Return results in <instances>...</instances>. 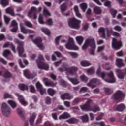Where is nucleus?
<instances>
[{
    "label": "nucleus",
    "instance_id": "1",
    "mask_svg": "<svg viewBox=\"0 0 126 126\" xmlns=\"http://www.w3.org/2000/svg\"><path fill=\"white\" fill-rule=\"evenodd\" d=\"M96 74L99 77H101L106 82L108 83H115L116 82V78H115L114 73L112 71L108 73L104 72H101V68L99 67L97 70Z\"/></svg>",
    "mask_w": 126,
    "mask_h": 126
},
{
    "label": "nucleus",
    "instance_id": "2",
    "mask_svg": "<svg viewBox=\"0 0 126 126\" xmlns=\"http://www.w3.org/2000/svg\"><path fill=\"white\" fill-rule=\"evenodd\" d=\"M88 47H91V49H96L95 39L92 37H89L86 39L84 45L82 46V49L85 50Z\"/></svg>",
    "mask_w": 126,
    "mask_h": 126
},
{
    "label": "nucleus",
    "instance_id": "3",
    "mask_svg": "<svg viewBox=\"0 0 126 126\" xmlns=\"http://www.w3.org/2000/svg\"><path fill=\"white\" fill-rule=\"evenodd\" d=\"M80 23H81V21L77 20L75 18L68 19V24L69 27L74 29H79L80 28Z\"/></svg>",
    "mask_w": 126,
    "mask_h": 126
},
{
    "label": "nucleus",
    "instance_id": "4",
    "mask_svg": "<svg viewBox=\"0 0 126 126\" xmlns=\"http://www.w3.org/2000/svg\"><path fill=\"white\" fill-rule=\"evenodd\" d=\"M38 60H36V63L39 69H43L44 70H49V65L43 62L44 60V57L43 55L39 54L38 56Z\"/></svg>",
    "mask_w": 126,
    "mask_h": 126
},
{
    "label": "nucleus",
    "instance_id": "5",
    "mask_svg": "<svg viewBox=\"0 0 126 126\" xmlns=\"http://www.w3.org/2000/svg\"><path fill=\"white\" fill-rule=\"evenodd\" d=\"M14 42L15 44H17L18 45L17 49L18 50L19 57H26V55L23 54V53H24V48H23V46H24V42L20 41L17 39H15Z\"/></svg>",
    "mask_w": 126,
    "mask_h": 126
},
{
    "label": "nucleus",
    "instance_id": "6",
    "mask_svg": "<svg viewBox=\"0 0 126 126\" xmlns=\"http://www.w3.org/2000/svg\"><path fill=\"white\" fill-rule=\"evenodd\" d=\"M98 32L101 38H103L104 39H107V38H109L111 36V33L108 28L101 27L98 29Z\"/></svg>",
    "mask_w": 126,
    "mask_h": 126
},
{
    "label": "nucleus",
    "instance_id": "7",
    "mask_svg": "<svg viewBox=\"0 0 126 126\" xmlns=\"http://www.w3.org/2000/svg\"><path fill=\"white\" fill-rule=\"evenodd\" d=\"M1 111L4 117H8V116L10 115V113L11 111L10 110V108H9V107H8L6 103H3L2 104Z\"/></svg>",
    "mask_w": 126,
    "mask_h": 126
},
{
    "label": "nucleus",
    "instance_id": "8",
    "mask_svg": "<svg viewBox=\"0 0 126 126\" xmlns=\"http://www.w3.org/2000/svg\"><path fill=\"white\" fill-rule=\"evenodd\" d=\"M78 70V68L77 67L73 66L69 67L67 69L66 74L68 75H71L72 76H75V77H77V74L76 72Z\"/></svg>",
    "mask_w": 126,
    "mask_h": 126
},
{
    "label": "nucleus",
    "instance_id": "9",
    "mask_svg": "<svg viewBox=\"0 0 126 126\" xmlns=\"http://www.w3.org/2000/svg\"><path fill=\"white\" fill-rule=\"evenodd\" d=\"M115 100H124L125 99V93L121 91H117L113 95Z\"/></svg>",
    "mask_w": 126,
    "mask_h": 126
},
{
    "label": "nucleus",
    "instance_id": "10",
    "mask_svg": "<svg viewBox=\"0 0 126 126\" xmlns=\"http://www.w3.org/2000/svg\"><path fill=\"white\" fill-rule=\"evenodd\" d=\"M32 42L34 44H36L37 47L40 49V50H44L45 46L42 43V38L41 37H37L35 40H32Z\"/></svg>",
    "mask_w": 126,
    "mask_h": 126
},
{
    "label": "nucleus",
    "instance_id": "11",
    "mask_svg": "<svg viewBox=\"0 0 126 126\" xmlns=\"http://www.w3.org/2000/svg\"><path fill=\"white\" fill-rule=\"evenodd\" d=\"M112 46L113 49L119 50L122 47V42L121 41H118L116 38H113Z\"/></svg>",
    "mask_w": 126,
    "mask_h": 126
},
{
    "label": "nucleus",
    "instance_id": "12",
    "mask_svg": "<svg viewBox=\"0 0 126 126\" xmlns=\"http://www.w3.org/2000/svg\"><path fill=\"white\" fill-rule=\"evenodd\" d=\"M92 103V100L88 99L86 103L84 105H80V107L83 111H89L90 110V104Z\"/></svg>",
    "mask_w": 126,
    "mask_h": 126
},
{
    "label": "nucleus",
    "instance_id": "13",
    "mask_svg": "<svg viewBox=\"0 0 126 126\" xmlns=\"http://www.w3.org/2000/svg\"><path fill=\"white\" fill-rule=\"evenodd\" d=\"M20 29L21 32L23 34H32L33 33H35V31L32 30L25 28V27H24L23 25L21 23L20 24Z\"/></svg>",
    "mask_w": 126,
    "mask_h": 126
},
{
    "label": "nucleus",
    "instance_id": "14",
    "mask_svg": "<svg viewBox=\"0 0 126 126\" xmlns=\"http://www.w3.org/2000/svg\"><path fill=\"white\" fill-rule=\"evenodd\" d=\"M36 86L38 91L40 92V94L43 95L45 94V93H46V89L43 88V86L42 85L41 83H40V82L38 81L36 83Z\"/></svg>",
    "mask_w": 126,
    "mask_h": 126
},
{
    "label": "nucleus",
    "instance_id": "15",
    "mask_svg": "<svg viewBox=\"0 0 126 126\" xmlns=\"http://www.w3.org/2000/svg\"><path fill=\"white\" fill-rule=\"evenodd\" d=\"M15 95L18 97L20 102L21 103V104H22V105H23V106H25L28 105V103L26 102V101H25V100H24V97L19 94L16 93L15 94Z\"/></svg>",
    "mask_w": 126,
    "mask_h": 126
},
{
    "label": "nucleus",
    "instance_id": "16",
    "mask_svg": "<svg viewBox=\"0 0 126 126\" xmlns=\"http://www.w3.org/2000/svg\"><path fill=\"white\" fill-rule=\"evenodd\" d=\"M126 109V105L124 104H121L113 107L114 111H118L119 112H123Z\"/></svg>",
    "mask_w": 126,
    "mask_h": 126
},
{
    "label": "nucleus",
    "instance_id": "17",
    "mask_svg": "<svg viewBox=\"0 0 126 126\" xmlns=\"http://www.w3.org/2000/svg\"><path fill=\"white\" fill-rule=\"evenodd\" d=\"M65 47L68 50H74L75 51H77V50L79 49V47L74 43H73V44H66Z\"/></svg>",
    "mask_w": 126,
    "mask_h": 126
},
{
    "label": "nucleus",
    "instance_id": "18",
    "mask_svg": "<svg viewBox=\"0 0 126 126\" xmlns=\"http://www.w3.org/2000/svg\"><path fill=\"white\" fill-rule=\"evenodd\" d=\"M11 26L13 27L12 29H11V32H16L17 30H18V26L17 25V22H16V21L13 20L11 24Z\"/></svg>",
    "mask_w": 126,
    "mask_h": 126
},
{
    "label": "nucleus",
    "instance_id": "19",
    "mask_svg": "<svg viewBox=\"0 0 126 126\" xmlns=\"http://www.w3.org/2000/svg\"><path fill=\"white\" fill-rule=\"evenodd\" d=\"M43 81L46 86H50L51 87H54V86H56V85H57V83H54L53 82H48V79L46 78H43Z\"/></svg>",
    "mask_w": 126,
    "mask_h": 126
},
{
    "label": "nucleus",
    "instance_id": "20",
    "mask_svg": "<svg viewBox=\"0 0 126 126\" xmlns=\"http://www.w3.org/2000/svg\"><path fill=\"white\" fill-rule=\"evenodd\" d=\"M61 98L62 100H71V99L73 98V96L72 95H70L68 93H65L61 95Z\"/></svg>",
    "mask_w": 126,
    "mask_h": 126
},
{
    "label": "nucleus",
    "instance_id": "21",
    "mask_svg": "<svg viewBox=\"0 0 126 126\" xmlns=\"http://www.w3.org/2000/svg\"><path fill=\"white\" fill-rule=\"evenodd\" d=\"M24 75L26 77V78H28V79H32L35 77V75L31 74L30 71L28 70H25L24 71Z\"/></svg>",
    "mask_w": 126,
    "mask_h": 126
},
{
    "label": "nucleus",
    "instance_id": "22",
    "mask_svg": "<svg viewBox=\"0 0 126 126\" xmlns=\"http://www.w3.org/2000/svg\"><path fill=\"white\" fill-rule=\"evenodd\" d=\"M37 116V114L34 112L33 113L30 117L29 122L31 126H33L34 125V122H35V119H36V117Z\"/></svg>",
    "mask_w": 126,
    "mask_h": 126
},
{
    "label": "nucleus",
    "instance_id": "23",
    "mask_svg": "<svg viewBox=\"0 0 126 126\" xmlns=\"http://www.w3.org/2000/svg\"><path fill=\"white\" fill-rule=\"evenodd\" d=\"M9 46H11V49L14 53H16V51L15 50V46H14L12 43H9V42L5 43L3 45V48H7V47H9Z\"/></svg>",
    "mask_w": 126,
    "mask_h": 126
},
{
    "label": "nucleus",
    "instance_id": "24",
    "mask_svg": "<svg viewBox=\"0 0 126 126\" xmlns=\"http://www.w3.org/2000/svg\"><path fill=\"white\" fill-rule=\"evenodd\" d=\"M17 112L21 119H22V120H24V110L23 108L21 107L17 108Z\"/></svg>",
    "mask_w": 126,
    "mask_h": 126
},
{
    "label": "nucleus",
    "instance_id": "25",
    "mask_svg": "<svg viewBox=\"0 0 126 126\" xmlns=\"http://www.w3.org/2000/svg\"><path fill=\"white\" fill-rule=\"evenodd\" d=\"M116 65L117 67H122V66H124L125 64L123 63V59H117L116 61Z\"/></svg>",
    "mask_w": 126,
    "mask_h": 126
},
{
    "label": "nucleus",
    "instance_id": "26",
    "mask_svg": "<svg viewBox=\"0 0 126 126\" xmlns=\"http://www.w3.org/2000/svg\"><path fill=\"white\" fill-rule=\"evenodd\" d=\"M68 118H70V115H69V114L66 112H64L59 116L60 120H64L65 119H68Z\"/></svg>",
    "mask_w": 126,
    "mask_h": 126
},
{
    "label": "nucleus",
    "instance_id": "27",
    "mask_svg": "<svg viewBox=\"0 0 126 126\" xmlns=\"http://www.w3.org/2000/svg\"><path fill=\"white\" fill-rule=\"evenodd\" d=\"M74 10L77 17H78L79 18H82V16L81 15L80 12H79V9H78V6H75L74 7Z\"/></svg>",
    "mask_w": 126,
    "mask_h": 126
},
{
    "label": "nucleus",
    "instance_id": "28",
    "mask_svg": "<svg viewBox=\"0 0 126 126\" xmlns=\"http://www.w3.org/2000/svg\"><path fill=\"white\" fill-rule=\"evenodd\" d=\"M115 71L116 73H118L117 76L120 79H124L125 78V73L121 72V70L117 69Z\"/></svg>",
    "mask_w": 126,
    "mask_h": 126
},
{
    "label": "nucleus",
    "instance_id": "29",
    "mask_svg": "<svg viewBox=\"0 0 126 126\" xmlns=\"http://www.w3.org/2000/svg\"><path fill=\"white\" fill-rule=\"evenodd\" d=\"M67 66H68L67 63H63L62 67L59 68L58 70L59 71H60V72H63L64 70H66L67 71V69L66 68Z\"/></svg>",
    "mask_w": 126,
    "mask_h": 126
},
{
    "label": "nucleus",
    "instance_id": "30",
    "mask_svg": "<svg viewBox=\"0 0 126 126\" xmlns=\"http://www.w3.org/2000/svg\"><path fill=\"white\" fill-rule=\"evenodd\" d=\"M67 78L68 80L70 81V82H71V83H72V84L74 85H76V84H79V81H78L77 79L71 78L68 77H67Z\"/></svg>",
    "mask_w": 126,
    "mask_h": 126
},
{
    "label": "nucleus",
    "instance_id": "31",
    "mask_svg": "<svg viewBox=\"0 0 126 126\" xmlns=\"http://www.w3.org/2000/svg\"><path fill=\"white\" fill-rule=\"evenodd\" d=\"M6 13H8V14H10L12 16H14V11H13V9L11 7H8L5 10Z\"/></svg>",
    "mask_w": 126,
    "mask_h": 126
},
{
    "label": "nucleus",
    "instance_id": "32",
    "mask_svg": "<svg viewBox=\"0 0 126 126\" xmlns=\"http://www.w3.org/2000/svg\"><path fill=\"white\" fill-rule=\"evenodd\" d=\"M76 40L78 44L80 45H81L82 43H83V40H84V38L81 36H79L76 37Z\"/></svg>",
    "mask_w": 126,
    "mask_h": 126
},
{
    "label": "nucleus",
    "instance_id": "33",
    "mask_svg": "<svg viewBox=\"0 0 126 126\" xmlns=\"http://www.w3.org/2000/svg\"><path fill=\"white\" fill-rule=\"evenodd\" d=\"M89 111H92L94 113H96V112H99L100 111V107L98 105H94L92 108L90 107V110Z\"/></svg>",
    "mask_w": 126,
    "mask_h": 126
},
{
    "label": "nucleus",
    "instance_id": "34",
    "mask_svg": "<svg viewBox=\"0 0 126 126\" xmlns=\"http://www.w3.org/2000/svg\"><path fill=\"white\" fill-rule=\"evenodd\" d=\"M94 12L95 13V14H101L102 13V10L99 7H95L94 8Z\"/></svg>",
    "mask_w": 126,
    "mask_h": 126
},
{
    "label": "nucleus",
    "instance_id": "35",
    "mask_svg": "<svg viewBox=\"0 0 126 126\" xmlns=\"http://www.w3.org/2000/svg\"><path fill=\"white\" fill-rule=\"evenodd\" d=\"M18 87L20 90H28V86L24 84H20Z\"/></svg>",
    "mask_w": 126,
    "mask_h": 126
},
{
    "label": "nucleus",
    "instance_id": "36",
    "mask_svg": "<svg viewBox=\"0 0 126 126\" xmlns=\"http://www.w3.org/2000/svg\"><path fill=\"white\" fill-rule=\"evenodd\" d=\"M80 64L82 65V66H83L84 67H86L87 66H89V65H91L90 63L87 61H83L80 62Z\"/></svg>",
    "mask_w": 126,
    "mask_h": 126
},
{
    "label": "nucleus",
    "instance_id": "37",
    "mask_svg": "<svg viewBox=\"0 0 126 126\" xmlns=\"http://www.w3.org/2000/svg\"><path fill=\"white\" fill-rule=\"evenodd\" d=\"M36 10H37V9H36V7H32L28 12V16H29V17L31 18V17H32L31 15L32 14V13L36 12Z\"/></svg>",
    "mask_w": 126,
    "mask_h": 126
},
{
    "label": "nucleus",
    "instance_id": "38",
    "mask_svg": "<svg viewBox=\"0 0 126 126\" xmlns=\"http://www.w3.org/2000/svg\"><path fill=\"white\" fill-rule=\"evenodd\" d=\"M8 104L11 106V107L13 108L14 109V108H16V103H15V101L13 100H8L7 101Z\"/></svg>",
    "mask_w": 126,
    "mask_h": 126
},
{
    "label": "nucleus",
    "instance_id": "39",
    "mask_svg": "<svg viewBox=\"0 0 126 126\" xmlns=\"http://www.w3.org/2000/svg\"><path fill=\"white\" fill-rule=\"evenodd\" d=\"M41 30L44 34H46V35H50V34H51V32H50V30L47 28H42Z\"/></svg>",
    "mask_w": 126,
    "mask_h": 126
},
{
    "label": "nucleus",
    "instance_id": "40",
    "mask_svg": "<svg viewBox=\"0 0 126 126\" xmlns=\"http://www.w3.org/2000/svg\"><path fill=\"white\" fill-rule=\"evenodd\" d=\"M80 6L82 11H83V12H85V10H86V8H87V4L83 3L80 4Z\"/></svg>",
    "mask_w": 126,
    "mask_h": 126
},
{
    "label": "nucleus",
    "instance_id": "41",
    "mask_svg": "<svg viewBox=\"0 0 126 126\" xmlns=\"http://www.w3.org/2000/svg\"><path fill=\"white\" fill-rule=\"evenodd\" d=\"M48 93L50 96H54L55 95V93H56V91L52 88H49L48 89Z\"/></svg>",
    "mask_w": 126,
    "mask_h": 126
},
{
    "label": "nucleus",
    "instance_id": "42",
    "mask_svg": "<svg viewBox=\"0 0 126 126\" xmlns=\"http://www.w3.org/2000/svg\"><path fill=\"white\" fill-rule=\"evenodd\" d=\"M78 122V120L75 118H70V119L67 120V122L69 124H76Z\"/></svg>",
    "mask_w": 126,
    "mask_h": 126
},
{
    "label": "nucleus",
    "instance_id": "43",
    "mask_svg": "<svg viewBox=\"0 0 126 126\" xmlns=\"http://www.w3.org/2000/svg\"><path fill=\"white\" fill-rule=\"evenodd\" d=\"M60 8L62 12L65 11L67 8V4L66 3H63L60 6Z\"/></svg>",
    "mask_w": 126,
    "mask_h": 126
},
{
    "label": "nucleus",
    "instance_id": "44",
    "mask_svg": "<svg viewBox=\"0 0 126 126\" xmlns=\"http://www.w3.org/2000/svg\"><path fill=\"white\" fill-rule=\"evenodd\" d=\"M87 73L88 75H91L95 73V69L93 68H91L87 70Z\"/></svg>",
    "mask_w": 126,
    "mask_h": 126
},
{
    "label": "nucleus",
    "instance_id": "45",
    "mask_svg": "<svg viewBox=\"0 0 126 126\" xmlns=\"http://www.w3.org/2000/svg\"><path fill=\"white\" fill-rule=\"evenodd\" d=\"M103 90L106 95H110L112 93V90L109 88H104Z\"/></svg>",
    "mask_w": 126,
    "mask_h": 126
},
{
    "label": "nucleus",
    "instance_id": "46",
    "mask_svg": "<svg viewBox=\"0 0 126 126\" xmlns=\"http://www.w3.org/2000/svg\"><path fill=\"white\" fill-rule=\"evenodd\" d=\"M81 119L83 123H87L88 122V115L85 114L84 116L81 117Z\"/></svg>",
    "mask_w": 126,
    "mask_h": 126
},
{
    "label": "nucleus",
    "instance_id": "47",
    "mask_svg": "<svg viewBox=\"0 0 126 126\" xmlns=\"http://www.w3.org/2000/svg\"><path fill=\"white\" fill-rule=\"evenodd\" d=\"M38 22L40 23V24H45V22H44V20L43 19V15H39L38 18Z\"/></svg>",
    "mask_w": 126,
    "mask_h": 126
},
{
    "label": "nucleus",
    "instance_id": "48",
    "mask_svg": "<svg viewBox=\"0 0 126 126\" xmlns=\"http://www.w3.org/2000/svg\"><path fill=\"white\" fill-rule=\"evenodd\" d=\"M80 79L82 81H84V82H87L88 81V78L84 74L80 76Z\"/></svg>",
    "mask_w": 126,
    "mask_h": 126
},
{
    "label": "nucleus",
    "instance_id": "49",
    "mask_svg": "<svg viewBox=\"0 0 126 126\" xmlns=\"http://www.w3.org/2000/svg\"><path fill=\"white\" fill-rule=\"evenodd\" d=\"M24 24L27 27H29V28H32L33 27V25L30 22L28 21H25Z\"/></svg>",
    "mask_w": 126,
    "mask_h": 126
},
{
    "label": "nucleus",
    "instance_id": "50",
    "mask_svg": "<svg viewBox=\"0 0 126 126\" xmlns=\"http://www.w3.org/2000/svg\"><path fill=\"white\" fill-rule=\"evenodd\" d=\"M0 3L3 6L8 5V0H1Z\"/></svg>",
    "mask_w": 126,
    "mask_h": 126
},
{
    "label": "nucleus",
    "instance_id": "51",
    "mask_svg": "<svg viewBox=\"0 0 126 126\" xmlns=\"http://www.w3.org/2000/svg\"><path fill=\"white\" fill-rule=\"evenodd\" d=\"M91 83H94V84H97L99 83L100 82V80L97 79V78H93L91 79L90 80Z\"/></svg>",
    "mask_w": 126,
    "mask_h": 126
},
{
    "label": "nucleus",
    "instance_id": "52",
    "mask_svg": "<svg viewBox=\"0 0 126 126\" xmlns=\"http://www.w3.org/2000/svg\"><path fill=\"white\" fill-rule=\"evenodd\" d=\"M13 99V96L11 95V94H9L6 93L4 94V99Z\"/></svg>",
    "mask_w": 126,
    "mask_h": 126
},
{
    "label": "nucleus",
    "instance_id": "53",
    "mask_svg": "<svg viewBox=\"0 0 126 126\" xmlns=\"http://www.w3.org/2000/svg\"><path fill=\"white\" fill-rule=\"evenodd\" d=\"M43 14L45 16L48 15V16H51V13H50L49 10H48L46 8H44Z\"/></svg>",
    "mask_w": 126,
    "mask_h": 126
},
{
    "label": "nucleus",
    "instance_id": "54",
    "mask_svg": "<svg viewBox=\"0 0 126 126\" xmlns=\"http://www.w3.org/2000/svg\"><path fill=\"white\" fill-rule=\"evenodd\" d=\"M5 78H9L11 77V74L8 71H7L5 72V74L3 75Z\"/></svg>",
    "mask_w": 126,
    "mask_h": 126
},
{
    "label": "nucleus",
    "instance_id": "55",
    "mask_svg": "<svg viewBox=\"0 0 126 126\" xmlns=\"http://www.w3.org/2000/svg\"><path fill=\"white\" fill-rule=\"evenodd\" d=\"M87 90H88V88L86 87H83L80 89V93H84L85 92H86V91H87Z\"/></svg>",
    "mask_w": 126,
    "mask_h": 126
},
{
    "label": "nucleus",
    "instance_id": "56",
    "mask_svg": "<svg viewBox=\"0 0 126 126\" xmlns=\"http://www.w3.org/2000/svg\"><path fill=\"white\" fill-rule=\"evenodd\" d=\"M29 88H30V92H31V93H35V92H36V90L35 89V87H34L33 85H30Z\"/></svg>",
    "mask_w": 126,
    "mask_h": 126
},
{
    "label": "nucleus",
    "instance_id": "57",
    "mask_svg": "<svg viewBox=\"0 0 126 126\" xmlns=\"http://www.w3.org/2000/svg\"><path fill=\"white\" fill-rule=\"evenodd\" d=\"M110 12H111L113 17L114 18H115V17H116V14H117V13L118 12L117 11V10L112 9L110 10Z\"/></svg>",
    "mask_w": 126,
    "mask_h": 126
},
{
    "label": "nucleus",
    "instance_id": "58",
    "mask_svg": "<svg viewBox=\"0 0 126 126\" xmlns=\"http://www.w3.org/2000/svg\"><path fill=\"white\" fill-rule=\"evenodd\" d=\"M4 19L5 21V22L6 24H8L9 23V21H10V18L9 17H7L6 15H4Z\"/></svg>",
    "mask_w": 126,
    "mask_h": 126
},
{
    "label": "nucleus",
    "instance_id": "59",
    "mask_svg": "<svg viewBox=\"0 0 126 126\" xmlns=\"http://www.w3.org/2000/svg\"><path fill=\"white\" fill-rule=\"evenodd\" d=\"M68 54L70 55V56H72V58H77V57H78V54L76 53L69 52H68Z\"/></svg>",
    "mask_w": 126,
    "mask_h": 126
},
{
    "label": "nucleus",
    "instance_id": "60",
    "mask_svg": "<svg viewBox=\"0 0 126 126\" xmlns=\"http://www.w3.org/2000/svg\"><path fill=\"white\" fill-rule=\"evenodd\" d=\"M9 54H10V50H5L4 51L3 53V56H4V57H7L8 55H9Z\"/></svg>",
    "mask_w": 126,
    "mask_h": 126
},
{
    "label": "nucleus",
    "instance_id": "61",
    "mask_svg": "<svg viewBox=\"0 0 126 126\" xmlns=\"http://www.w3.org/2000/svg\"><path fill=\"white\" fill-rule=\"evenodd\" d=\"M46 24L47 25H50V26L53 25V20H52L51 18L48 19L46 22Z\"/></svg>",
    "mask_w": 126,
    "mask_h": 126
},
{
    "label": "nucleus",
    "instance_id": "62",
    "mask_svg": "<svg viewBox=\"0 0 126 126\" xmlns=\"http://www.w3.org/2000/svg\"><path fill=\"white\" fill-rule=\"evenodd\" d=\"M18 63L21 68H24L25 67V65H23V64L22 63V61H21V59L18 60Z\"/></svg>",
    "mask_w": 126,
    "mask_h": 126
},
{
    "label": "nucleus",
    "instance_id": "63",
    "mask_svg": "<svg viewBox=\"0 0 126 126\" xmlns=\"http://www.w3.org/2000/svg\"><path fill=\"white\" fill-rule=\"evenodd\" d=\"M74 43V40H73V38L69 37V39H68V43L67 44H69L70 45H72Z\"/></svg>",
    "mask_w": 126,
    "mask_h": 126
},
{
    "label": "nucleus",
    "instance_id": "64",
    "mask_svg": "<svg viewBox=\"0 0 126 126\" xmlns=\"http://www.w3.org/2000/svg\"><path fill=\"white\" fill-rule=\"evenodd\" d=\"M62 35H60L59 36H57L55 38V44H56V45H59V41L60 40V39H61V38H62Z\"/></svg>",
    "mask_w": 126,
    "mask_h": 126
}]
</instances>
